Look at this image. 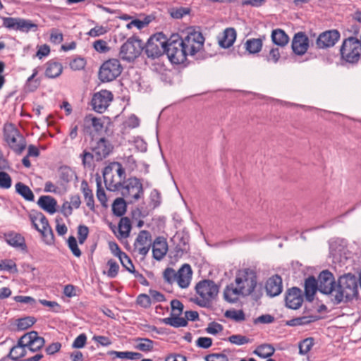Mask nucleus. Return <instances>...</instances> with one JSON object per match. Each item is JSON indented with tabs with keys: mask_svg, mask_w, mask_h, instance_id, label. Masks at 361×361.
Instances as JSON below:
<instances>
[{
	"mask_svg": "<svg viewBox=\"0 0 361 361\" xmlns=\"http://www.w3.org/2000/svg\"><path fill=\"white\" fill-rule=\"evenodd\" d=\"M353 36L343 39L340 48V54L343 60L352 64L357 63L361 56V32L357 25L352 26Z\"/></svg>",
	"mask_w": 361,
	"mask_h": 361,
	"instance_id": "1",
	"label": "nucleus"
},
{
	"mask_svg": "<svg viewBox=\"0 0 361 361\" xmlns=\"http://www.w3.org/2000/svg\"><path fill=\"white\" fill-rule=\"evenodd\" d=\"M357 294V284L356 277L348 274L341 276L336 285V293L331 298L334 305L341 303L344 299L349 300Z\"/></svg>",
	"mask_w": 361,
	"mask_h": 361,
	"instance_id": "2",
	"label": "nucleus"
},
{
	"mask_svg": "<svg viewBox=\"0 0 361 361\" xmlns=\"http://www.w3.org/2000/svg\"><path fill=\"white\" fill-rule=\"evenodd\" d=\"M195 291L198 297L192 299V301L200 307H208L217 296L219 286L212 280L204 279L196 284Z\"/></svg>",
	"mask_w": 361,
	"mask_h": 361,
	"instance_id": "3",
	"label": "nucleus"
},
{
	"mask_svg": "<svg viewBox=\"0 0 361 361\" xmlns=\"http://www.w3.org/2000/svg\"><path fill=\"white\" fill-rule=\"evenodd\" d=\"M166 54L169 61L177 65L184 63L189 55L178 34L172 35L167 40Z\"/></svg>",
	"mask_w": 361,
	"mask_h": 361,
	"instance_id": "4",
	"label": "nucleus"
},
{
	"mask_svg": "<svg viewBox=\"0 0 361 361\" xmlns=\"http://www.w3.org/2000/svg\"><path fill=\"white\" fill-rule=\"evenodd\" d=\"M121 186L120 192L129 203L132 204L143 197L144 189L140 180L136 177H131L125 180L123 183L119 182Z\"/></svg>",
	"mask_w": 361,
	"mask_h": 361,
	"instance_id": "5",
	"label": "nucleus"
},
{
	"mask_svg": "<svg viewBox=\"0 0 361 361\" xmlns=\"http://www.w3.org/2000/svg\"><path fill=\"white\" fill-rule=\"evenodd\" d=\"M167 39L162 32L151 36L147 40L145 51L149 58L157 59L166 53Z\"/></svg>",
	"mask_w": 361,
	"mask_h": 361,
	"instance_id": "6",
	"label": "nucleus"
},
{
	"mask_svg": "<svg viewBox=\"0 0 361 361\" xmlns=\"http://www.w3.org/2000/svg\"><path fill=\"white\" fill-rule=\"evenodd\" d=\"M123 67L118 59H109L100 66L99 79L103 82H111L121 75Z\"/></svg>",
	"mask_w": 361,
	"mask_h": 361,
	"instance_id": "7",
	"label": "nucleus"
},
{
	"mask_svg": "<svg viewBox=\"0 0 361 361\" xmlns=\"http://www.w3.org/2000/svg\"><path fill=\"white\" fill-rule=\"evenodd\" d=\"M180 39L189 56L195 55L203 48L204 37L199 31L188 30L185 35L180 37Z\"/></svg>",
	"mask_w": 361,
	"mask_h": 361,
	"instance_id": "8",
	"label": "nucleus"
},
{
	"mask_svg": "<svg viewBox=\"0 0 361 361\" xmlns=\"http://www.w3.org/2000/svg\"><path fill=\"white\" fill-rule=\"evenodd\" d=\"M143 49V44L140 39L135 37H130L120 49V57L127 61H134Z\"/></svg>",
	"mask_w": 361,
	"mask_h": 361,
	"instance_id": "9",
	"label": "nucleus"
},
{
	"mask_svg": "<svg viewBox=\"0 0 361 361\" xmlns=\"http://www.w3.org/2000/svg\"><path fill=\"white\" fill-rule=\"evenodd\" d=\"M4 135L5 141L13 152L20 154L24 151L26 147L25 140L13 126L5 128Z\"/></svg>",
	"mask_w": 361,
	"mask_h": 361,
	"instance_id": "10",
	"label": "nucleus"
},
{
	"mask_svg": "<svg viewBox=\"0 0 361 361\" xmlns=\"http://www.w3.org/2000/svg\"><path fill=\"white\" fill-rule=\"evenodd\" d=\"M235 284L239 287H245V295H250L257 286V276L254 271L245 269L239 271L235 279Z\"/></svg>",
	"mask_w": 361,
	"mask_h": 361,
	"instance_id": "11",
	"label": "nucleus"
},
{
	"mask_svg": "<svg viewBox=\"0 0 361 361\" xmlns=\"http://www.w3.org/2000/svg\"><path fill=\"white\" fill-rule=\"evenodd\" d=\"M3 25L8 29L18 30L23 32H28L29 31H36L37 25L32 23L30 20L5 17L3 18Z\"/></svg>",
	"mask_w": 361,
	"mask_h": 361,
	"instance_id": "12",
	"label": "nucleus"
},
{
	"mask_svg": "<svg viewBox=\"0 0 361 361\" xmlns=\"http://www.w3.org/2000/svg\"><path fill=\"white\" fill-rule=\"evenodd\" d=\"M112 99L113 94L111 92L103 90L93 94L91 105L95 111L103 113L108 108Z\"/></svg>",
	"mask_w": 361,
	"mask_h": 361,
	"instance_id": "13",
	"label": "nucleus"
},
{
	"mask_svg": "<svg viewBox=\"0 0 361 361\" xmlns=\"http://www.w3.org/2000/svg\"><path fill=\"white\" fill-rule=\"evenodd\" d=\"M319 290L326 295H332L336 293V286L332 273L328 270L322 271L318 277Z\"/></svg>",
	"mask_w": 361,
	"mask_h": 361,
	"instance_id": "14",
	"label": "nucleus"
},
{
	"mask_svg": "<svg viewBox=\"0 0 361 361\" xmlns=\"http://www.w3.org/2000/svg\"><path fill=\"white\" fill-rule=\"evenodd\" d=\"M341 35L337 30H329L322 32L316 40L317 47L327 49L334 47L340 39Z\"/></svg>",
	"mask_w": 361,
	"mask_h": 361,
	"instance_id": "15",
	"label": "nucleus"
},
{
	"mask_svg": "<svg viewBox=\"0 0 361 361\" xmlns=\"http://www.w3.org/2000/svg\"><path fill=\"white\" fill-rule=\"evenodd\" d=\"M21 341L25 343L27 350L32 353L39 350L45 344L44 338L39 336L37 332L35 331L25 334L21 336Z\"/></svg>",
	"mask_w": 361,
	"mask_h": 361,
	"instance_id": "16",
	"label": "nucleus"
},
{
	"mask_svg": "<svg viewBox=\"0 0 361 361\" xmlns=\"http://www.w3.org/2000/svg\"><path fill=\"white\" fill-rule=\"evenodd\" d=\"M152 245L151 233L145 230H142L139 233L134 244L135 249L143 257L146 256L149 252Z\"/></svg>",
	"mask_w": 361,
	"mask_h": 361,
	"instance_id": "17",
	"label": "nucleus"
},
{
	"mask_svg": "<svg viewBox=\"0 0 361 361\" xmlns=\"http://www.w3.org/2000/svg\"><path fill=\"white\" fill-rule=\"evenodd\" d=\"M112 149V145L104 137L100 138L96 144L92 147V152L94 153L96 161H101L106 158L111 152Z\"/></svg>",
	"mask_w": 361,
	"mask_h": 361,
	"instance_id": "18",
	"label": "nucleus"
},
{
	"mask_svg": "<svg viewBox=\"0 0 361 361\" xmlns=\"http://www.w3.org/2000/svg\"><path fill=\"white\" fill-rule=\"evenodd\" d=\"M291 47L294 54L298 56L305 54L309 47V39L302 32L295 34L291 44Z\"/></svg>",
	"mask_w": 361,
	"mask_h": 361,
	"instance_id": "19",
	"label": "nucleus"
},
{
	"mask_svg": "<svg viewBox=\"0 0 361 361\" xmlns=\"http://www.w3.org/2000/svg\"><path fill=\"white\" fill-rule=\"evenodd\" d=\"M285 302L287 307L293 310L298 309L303 302L301 290L297 287L288 289L286 293Z\"/></svg>",
	"mask_w": 361,
	"mask_h": 361,
	"instance_id": "20",
	"label": "nucleus"
},
{
	"mask_svg": "<svg viewBox=\"0 0 361 361\" xmlns=\"http://www.w3.org/2000/svg\"><path fill=\"white\" fill-rule=\"evenodd\" d=\"M245 293H246L245 287H239L235 284V283H232L226 286L225 288L224 291V298L227 302L230 303H235L238 300L240 296L247 295Z\"/></svg>",
	"mask_w": 361,
	"mask_h": 361,
	"instance_id": "21",
	"label": "nucleus"
},
{
	"mask_svg": "<svg viewBox=\"0 0 361 361\" xmlns=\"http://www.w3.org/2000/svg\"><path fill=\"white\" fill-rule=\"evenodd\" d=\"M104 124L101 118L94 117L92 115H87L83 120L82 126V131L84 135H92V128L96 132H99L102 130Z\"/></svg>",
	"mask_w": 361,
	"mask_h": 361,
	"instance_id": "22",
	"label": "nucleus"
},
{
	"mask_svg": "<svg viewBox=\"0 0 361 361\" xmlns=\"http://www.w3.org/2000/svg\"><path fill=\"white\" fill-rule=\"evenodd\" d=\"M265 289L270 297L279 295L283 290L281 277L277 274L270 277L266 282Z\"/></svg>",
	"mask_w": 361,
	"mask_h": 361,
	"instance_id": "23",
	"label": "nucleus"
},
{
	"mask_svg": "<svg viewBox=\"0 0 361 361\" xmlns=\"http://www.w3.org/2000/svg\"><path fill=\"white\" fill-rule=\"evenodd\" d=\"M192 269L188 264H184L177 272V283L181 288L189 286L192 279Z\"/></svg>",
	"mask_w": 361,
	"mask_h": 361,
	"instance_id": "24",
	"label": "nucleus"
},
{
	"mask_svg": "<svg viewBox=\"0 0 361 361\" xmlns=\"http://www.w3.org/2000/svg\"><path fill=\"white\" fill-rule=\"evenodd\" d=\"M152 246L153 257L158 261L162 259L168 250L166 240L164 237L159 236L154 240Z\"/></svg>",
	"mask_w": 361,
	"mask_h": 361,
	"instance_id": "25",
	"label": "nucleus"
},
{
	"mask_svg": "<svg viewBox=\"0 0 361 361\" xmlns=\"http://www.w3.org/2000/svg\"><path fill=\"white\" fill-rule=\"evenodd\" d=\"M236 39V31L233 27L225 29L222 36L219 38V44L222 48H229Z\"/></svg>",
	"mask_w": 361,
	"mask_h": 361,
	"instance_id": "26",
	"label": "nucleus"
},
{
	"mask_svg": "<svg viewBox=\"0 0 361 361\" xmlns=\"http://www.w3.org/2000/svg\"><path fill=\"white\" fill-rule=\"evenodd\" d=\"M27 349L25 343L21 341L20 337L18 341L17 344L10 350L8 357L14 361H18L20 358L26 355Z\"/></svg>",
	"mask_w": 361,
	"mask_h": 361,
	"instance_id": "27",
	"label": "nucleus"
},
{
	"mask_svg": "<svg viewBox=\"0 0 361 361\" xmlns=\"http://www.w3.org/2000/svg\"><path fill=\"white\" fill-rule=\"evenodd\" d=\"M317 290H319L318 281L314 276H309L305 281V293L307 300L312 301Z\"/></svg>",
	"mask_w": 361,
	"mask_h": 361,
	"instance_id": "28",
	"label": "nucleus"
},
{
	"mask_svg": "<svg viewBox=\"0 0 361 361\" xmlns=\"http://www.w3.org/2000/svg\"><path fill=\"white\" fill-rule=\"evenodd\" d=\"M37 204L42 209L49 212V214H52L56 211V200L51 196H41L37 201Z\"/></svg>",
	"mask_w": 361,
	"mask_h": 361,
	"instance_id": "29",
	"label": "nucleus"
},
{
	"mask_svg": "<svg viewBox=\"0 0 361 361\" xmlns=\"http://www.w3.org/2000/svg\"><path fill=\"white\" fill-rule=\"evenodd\" d=\"M272 42L281 47H283L288 44L289 37L282 29L277 28L273 30L271 35Z\"/></svg>",
	"mask_w": 361,
	"mask_h": 361,
	"instance_id": "30",
	"label": "nucleus"
},
{
	"mask_svg": "<svg viewBox=\"0 0 361 361\" xmlns=\"http://www.w3.org/2000/svg\"><path fill=\"white\" fill-rule=\"evenodd\" d=\"M265 39V35H263L259 38H252L247 39L245 44V49L250 54L259 53L262 50L263 41Z\"/></svg>",
	"mask_w": 361,
	"mask_h": 361,
	"instance_id": "31",
	"label": "nucleus"
},
{
	"mask_svg": "<svg viewBox=\"0 0 361 361\" xmlns=\"http://www.w3.org/2000/svg\"><path fill=\"white\" fill-rule=\"evenodd\" d=\"M5 238L6 243L8 245L16 248H20L23 250L26 249L25 239L21 235L15 233H11L5 235Z\"/></svg>",
	"mask_w": 361,
	"mask_h": 361,
	"instance_id": "32",
	"label": "nucleus"
},
{
	"mask_svg": "<svg viewBox=\"0 0 361 361\" xmlns=\"http://www.w3.org/2000/svg\"><path fill=\"white\" fill-rule=\"evenodd\" d=\"M45 75L49 78L59 77L63 71L61 64L59 62L49 61L46 64Z\"/></svg>",
	"mask_w": 361,
	"mask_h": 361,
	"instance_id": "33",
	"label": "nucleus"
},
{
	"mask_svg": "<svg viewBox=\"0 0 361 361\" xmlns=\"http://www.w3.org/2000/svg\"><path fill=\"white\" fill-rule=\"evenodd\" d=\"M317 320V317L314 315L303 316L293 318L286 322V325L289 326H302L310 324Z\"/></svg>",
	"mask_w": 361,
	"mask_h": 361,
	"instance_id": "34",
	"label": "nucleus"
},
{
	"mask_svg": "<svg viewBox=\"0 0 361 361\" xmlns=\"http://www.w3.org/2000/svg\"><path fill=\"white\" fill-rule=\"evenodd\" d=\"M16 190L20 195L25 200L27 201H33L35 196L30 188L21 182L16 184Z\"/></svg>",
	"mask_w": 361,
	"mask_h": 361,
	"instance_id": "35",
	"label": "nucleus"
},
{
	"mask_svg": "<svg viewBox=\"0 0 361 361\" xmlns=\"http://www.w3.org/2000/svg\"><path fill=\"white\" fill-rule=\"evenodd\" d=\"M162 322L175 328L183 327L188 325L187 320L183 317H180L179 315L177 314L174 317L164 318Z\"/></svg>",
	"mask_w": 361,
	"mask_h": 361,
	"instance_id": "36",
	"label": "nucleus"
},
{
	"mask_svg": "<svg viewBox=\"0 0 361 361\" xmlns=\"http://www.w3.org/2000/svg\"><path fill=\"white\" fill-rule=\"evenodd\" d=\"M59 176L61 181L65 183L71 182L74 177H76L75 171L67 166L59 168Z\"/></svg>",
	"mask_w": 361,
	"mask_h": 361,
	"instance_id": "37",
	"label": "nucleus"
},
{
	"mask_svg": "<svg viewBox=\"0 0 361 361\" xmlns=\"http://www.w3.org/2000/svg\"><path fill=\"white\" fill-rule=\"evenodd\" d=\"M82 190L84 195L85 200L86 201L87 206L91 209H94V201L92 191L89 188L86 181H82L81 184Z\"/></svg>",
	"mask_w": 361,
	"mask_h": 361,
	"instance_id": "38",
	"label": "nucleus"
},
{
	"mask_svg": "<svg viewBox=\"0 0 361 361\" xmlns=\"http://www.w3.org/2000/svg\"><path fill=\"white\" fill-rule=\"evenodd\" d=\"M274 348L270 344H262L258 346L254 351V353L262 358H267L274 353Z\"/></svg>",
	"mask_w": 361,
	"mask_h": 361,
	"instance_id": "39",
	"label": "nucleus"
},
{
	"mask_svg": "<svg viewBox=\"0 0 361 361\" xmlns=\"http://www.w3.org/2000/svg\"><path fill=\"white\" fill-rule=\"evenodd\" d=\"M112 211L116 216H122L126 212V202L123 198H116L112 204Z\"/></svg>",
	"mask_w": 361,
	"mask_h": 361,
	"instance_id": "40",
	"label": "nucleus"
},
{
	"mask_svg": "<svg viewBox=\"0 0 361 361\" xmlns=\"http://www.w3.org/2000/svg\"><path fill=\"white\" fill-rule=\"evenodd\" d=\"M131 230V223L128 217L121 219L118 224V233L121 238H126L129 236Z\"/></svg>",
	"mask_w": 361,
	"mask_h": 361,
	"instance_id": "41",
	"label": "nucleus"
},
{
	"mask_svg": "<svg viewBox=\"0 0 361 361\" xmlns=\"http://www.w3.org/2000/svg\"><path fill=\"white\" fill-rule=\"evenodd\" d=\"M314 344V338L312 337H308L307 338L303 339L299 343V354L302 355H305L307 354L312 349Z\"/></svg>",
	"mask_w": 361,
	"mask_h": 361,
	"instance_id": "42",
	"label": "nucleus"
},
{
	"mask_svg": "<svg viewBox=\"0 0 361 361\" xmlns=\"http://www.w3.org/2000/svg\"><path fill=\"white\" fill-rule=\"evenodd\" d=\"M136 348L142 352H150L153 349V341L147 338H138Z\"/></svg>",
	"mask_w": 361,
	"mask_h": 361,
	"instance_id": "43",
	"label": "nucleus"
},
{
	"mask_svg": "<svg viewBox=\"0 0 361 361\" xmlns=\"http://www.w3.org/2000/svg\"><path fill=\"white\" fill-rule=\"evenodd\" d=\"M224 316L226 318L233 319L235 322H243L245 319V313L243 310H226Z\"/></svg>",
	"mask_w": 361,
	"mask_h": 361,
	"instance_id": "44",
	"label": "nucleus"
},
{
	"mask_svg": "<svg viewBox=\"0 0 361 361\" xmlns=\"http://www.w3.org/2000/svg\"><path fill=\"white\" fill-rule=\"evenodd\" d=\"M36 322V319L33 317H26L18 319L17 327L19 330H25L32 326Z\"/></svg>",
	"mask_w": 361,
	"mask_h": 361,
	"instance_id": "45",
	"label": "nucleus"
},
{
	"mask_svg": "<svg viewBox=\"0 0 361 361\" xmlns=\"http://www.w3.org/2000/svg\"><path fill=\"white\" fill-rule=\"evenodd\" d=\"M38 74V71L37 68H35L33 70L32 74L27 78L26 81V87L27 90L30 92H34L36 90L39 85V81L36 79L34 80V78L37 76Z\"/></svg>",
	"mask_w": 361,
	"mask_h": 361,
	"instance_id": "46",
	"label": "nucleus"
},
{
	"mask_svg": "<svg viewBox=\"0 0 361 361\" xmlns=\"http://www.w3.org/2000/svg\"><path fill=\"white\" fill-rule=\"evenodd\" d=\"M119 260L122 266L130 273L133 274L136 270L130 257L126 253H120Z\"/></svg>",
	"mask_w": 361,
	"mask_h": 361,
	"instance_id": "47",
	"label": "nucleus"
},
{
	"mask_svg": "<svg viewBox=\"0 0 361 361\" xmlns=\"http://www.w3.org/2000/svg\"><path fill=\"white\" fill-rule=\"evenodd\" d=\"M0 269L16 274L18 272L16 264L11 259H4L0 261Z\"/></svg>",
	"mask_w": 361,
	"mask_h": 361,
	"instance_id": "48",
	"label": "nucleus"
},
{
	"mask_svg": "<svg viewBox=\"0 0 361 361\" xmlns=\"http://www.w3.org/2000/svg\"><path fill=\"white\" fill-rule=\"evenodd\" d=\"M82 165L85 168H90L92 165L93 160H95V156L94 152H90L87 150H84L82 154H80Z\"/></svg>",
	"mask_w": 361,
	"mask_h": 361,
	"instance_id": "49",
	"label": "nucleus"
},
{
	"mask_svg": "<svg viewBox=\"0 0 361 361\" xmlns=\"http://www.w3.org/2000/svg\"><path fill=\"white\" fill-rule=\"evenodd\" d=\"M39 233H41L42 238H44V241L48 244L51 245L54 241V235L53 231L50 226L49 227H45L44 228H41V231H39Z\"/></svg>",
	"mask_w": 361,
	"mask_h": 361,
	"instance_id": "50",
	"label": "nucleus"
},
{
	"mask_svg": "<svg viewBox=\"0 0 361 361\" xmlns=\"http://www.w3.org/2000/svg\"><path fill=\"white\" fill-rule=\"evenodd\" d=\"M228 340L233 344L241 345L250 342V340L245 336L234 334L228 337Z\"/></svg>",
	"mask_w": 361,
	"mask_h": 361,
	"instance_id": "51",
	"label": "nucleus"
},
{
	"mask_svg": "<svg viewBox=\"0 0 361 361\" xmlns=\"http://www.w3.org/2000/svg\"><path fill=\"white\" fill-rule=\"evenodd\" d=\"M163 277L168 283L172 284L175 281L177 282V272L172 268H166L163 273Z\"/></svg>",
	"mask_w": 361,
	"mask_h": 361,
	"instance_id": "52",
	"label": "nucleus"
},
{
	"mask_svg": "<svg viewBox=\"0 0 361 361\" xmlns=\"http://www.w3.org/2000/svg\"><path fill=\"white\" fill-rule=\"evenodd\" d=\"M12 179L8 173L0 171V188L8 189L11 187Z\"/></svg>",
	"mask_w": 361,
	"mask_h": 361,
	"instance_id": "53",
	"label": "nucleus"
},
{
	"mask_svg": "<svg viewBox=\"0 0 361 361\" xmlns=\"http://www.w3.org/2000/svg\"><path fill=\"white\" fill-rule=\"evenodd\" d=\"M137 304L143 308H148L152 305V299L149 295L142 293L137 297Z\"/></svg>",
	"mask_w": 361,
	"mask_h": 361,
	"instance_id": "54",
	"label": "nucleus"
},
{
	"mask_svg": "<svg viewBox=\"0 0 361 361\" xmlns=\"http://www.w3.org/2000/svg\"><path fill=\"white\" fill-rule=\"evenodd\" d=\"M68 245L72 253L77 257L81 256V251L79 249L77 240L74 236H70L68 239Z\"/></svg>",
	"mask_w": 361,
	"mask_h": 361,
	"instance_id": "55",
	"label": "nucleus"
},
{
	"mask_svg": "<svg viewBox=\"0 0 361 361\" xmlns=\"http://www.w3.org/2000/svg\"><path fill=\"white\" fill-rule=\"evenodd\" d=\"M86 66V61L84 58L78 57L72 60L70 63V67L73 71H80Z\"/></svg>",
	"mask_w": 361,
	"mask_h": 361,
	"instance_id": "56",
	"label": "nucleus"
},
{
	"mask_svg": "<svg viewBox=\"0 0 361 361\" xmlns=\"http://www.w3.org/2000/svg\"><path fill=\"white\" fill-rule=\"evenodd\" d=\"M89 233L88 227L85 225H80L78 227V238L80 244H83Z\"/></svg>",
	"mask_w": 361,
	"mask_h": 361,
	"instance_id": "57",
	"label": "nucleus"
},
{
	"mask_svg": "<svg viewBox=\"0 0 361 361\" xmlns=\"http://www.w3.org/2000/svg\"><path fill=\"white\" fill-rule=\"evenodd\" d=\"M107 264L109 267V269L107 271V276L110 278H115L118 272L119 266L116 262L113 259H110L108 261Z\"/></svg>",
	"mask_w": 361,
	"mask_h": 361,
	"instance_id": "58",
	"label": "nucleus"
},
{
	"mask_svg": "<svg viewBox=\"0 0 361 361\" xmlns=\"http://www.w3.org/2000/svg\"><path fill=\"white\" fill-rule=\"evenodd\" d=\"M94 49L99 53H106L110 48L107 45V42L103 39L96 40L93 43Z\"/></svg>",
	"mask_w": 361,
	"mask_h": 361,
	"instance_id": "59",
	"label": "nucleus"
},
{
	"mask_svg": "<svg viewBox=\"0 0 361 361\" xmlns=\"http://www.w3.org/2000/svg\"><path fill=\"white\" fill-rule=\"evenodd\" d=\"M87 343V336L85 334H80L78 336L72 343V348L78 349L82 348Z\"/></svg>",
	"mask_w": 361,
	"mask_h": 361,
	"instance_id": "60",
	"label": "nucleus"
},
{
	"mask_svg": "<svg viewBox=\"0 0 361 361\" xmlns=\"http://www.w3.org/2000/svg\"><path fill=\"white\" fill-rule=\"evenodd\" d=\"M39 303L44 306L49 307L54 312H60L61 311V306L56 301H49L47 300H39Z\"/></svg>",
	"mask_w": 361,
	"mask_h": 361,
	"instance_id": "61",
	"label": "nucleus"
},
{
	"mask_svg": "<svg viewBox=\"0 0 361 361\" xmlns=\"http://www.w3.org/2000/svg\"><path fill=\"white\" fill-rule=\"evenodd\" d=\"M223 330V326L217 322H212L209 324L206 329V331L212 335H216Z\"/></svg>",
	"mask_w": 361,
	"mask_h": 361,
	"instance_id": "62",
	"label": "nucleus"
},
{
	"mask_svg": "<svg viewBox=\"0 0 361 361\" xmlns=\"http://www.w3.org/2000/svg\"><path fill=\"white\" fill-rule=\"evenodd\" d=\"M280 52L279 48L273 47L270 49L268 56H267V59L268 61H272L274 63H276L280 59Z\"/></svg>",
	"mask_w": 361,
	"mask_h": 361,
	"instance_id": "63",
	"label": "nucleus"
},
{
	"mask_svg": "<svg viewBox=\"0 0 361 361\" xmlns=\"http://www.w3.org/2000/svg\"><path fill=\"white\" fill-rule=\"evenodd\" d=\"M196 344L202 348H209L212 345V339L209 337H200L196 341Z\"/></svg>",
	"mask_w": 361,
	"mask_h": 361,
	"instance_id": "64",
	"label": "nucleus"
}]
</instances>
